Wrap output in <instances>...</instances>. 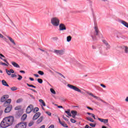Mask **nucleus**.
<instances>
[{
    "instance_id": "nucleus-1",
    "label": "nucleus",
    "mask_w": 128,
    "mask_h": 128,
    "mask_svg": "<svg viewBox=\"0 0 128 128\" xmlns=\"http://www.w3.org/2000/svg\"><path fill=\"white\" fill-rule=\"evenodd\" d=\"M14 118L12 116H9L4 118L3 120L2 121L0 126L1 128H6L14 124Z\"/></svg>"
},
{
    "instance_id": "nucleus-2",
    "label": "nucleus",
    "mask_w": 128,
    "mask_h": 128,
    "mask_svg": "<svg viewBox=\"0 0 128 128\" xmlns=\"http://www.w3.org/2000/svg\"><path fill=\"white\" fill-rule=\"evenodd\" d=\"M50 24L53 26L58 27L60 26V20L58 17L54 16L52 17L50 20Z\"/></svg>"
},
{
    "instance_id": "nucleus-3",
    "label": "nucleus",
    "mask_w": 128,
    "mask_h": 128,
    "mask_svg": "<svg viewBox=\"0 0 128 128\" xmlns=\"http://www.w3.org/2000/svg\"><path fill=\"white\" fill-rule=\"evenodd\" d=\"M67 86L68 88H70V90H72L75 92H82V90L78 88V87H76V86L72 85L70 84H68Z\"/></svg>"
},
{
    "instance_id": "nucleus-4",
    "label": "nucleus",
    "mask_w": 128,
    "mask_h": 128,
    "mask_svg": "<svg viewBox=\"0 0 128 128\" xmlns=\"http://www.w3.org/2000/svg\"><path fill=\"white\" fill-rule=\"evenodd\" d=\"M34 110V106L32 104H30L26 109V114H30V112Z\"/></svg>"
},
{
    "instance_id": "nucleus-5",
    "label": "nucleus",
    "mask_w": 128,
    "mask_h": 128,
    "mask_svg": "<svg viewBox=\"0 0 128 128\" xmlns=\"http://www.w3.org/2000/svg\"><path fill=\"white\" fill-rule=\"evenodd\" d=\"M58 26H59V30L60 32H62V30H66V25H64V24L62 23H61V24L60 23Z\"/></svg>"
},
{
    "instance_id": "nucleus-6",
    "label": "nucleus",
    "mask_w": 128,
    "mask_h": 128,
    "mask_svg": "<svg viewBox=\"0 0 128 128\" xmlns=\"http://www.w3.org/2000/svg\"><path fill=\"white\" fill-rule=\"evenodd\" d=\"M54 52L57 56H62L64 54V50H54Z\"/></svg>"
},
{
    "instance_id": "nucleus-7",
    "label": "nucleus",
    "mask_w": 128,
    "mask_h": 128,
    "mask_svg": "<svg viewBox=\"0 0 128 128\" xmlns=\"http://www.w3.org/2000/svg\"><path fill=\"white\" fill-rule=\"evenodd\" d=\"M89 96H90L92 98H96V100H100L102 102H106L100 99V98H98V96H96L92 94V93H88Z\"/></svg>"
},
{
    "instance_id": "nucleus-8",
    "label": "nucleus",
    "mask_w": 128,
    "mask_h": 128,
    "mask_svg": "<svg viewBox=\"0 0 128 128\" xmlns=\"http://www.w3.org/2000/svg\"><path fill=\"white\" fill-rule=\"evenodd\" d=\"M17 126L19 128H26V122H20Z\"/></svg>"
},
{
    "instance_id": "nucleus-9",
    "label": "nucleus",
    "mask_w": 128,
    "mask_h": 128,
    "mask_svg": "<svg viewBox=\"0 0 128 128\" xmlns=\"http://www.w3.org/2000/svg\"><path fill=\"white\" fill-rule=\"evenodd\" d=\"M40 116V112H38L36 113L33 116L32 120H36Z\"/></svg>"
},
{
    "instance_id": "nucleus-10",
    "label": "nucleus",
    "mask_w": 128,
    "mask_h": 128,
    "mask_svg": "<svg viewBox=\"0 0 128 128\" xmlns=\"http://www.w3.org/2000/svg\"><path fill=\"white\" fill-rule=\"evenodd\" d=\"M72 64H74V66H79V68H80V66H82V64H80V62H78L77 60H74L72 62Z\"/></svg>"
},
{
    "instance_id": "nucleus-11",
    "label": "nucleus",
    "mask_w": 128,
    "mask_h": 128,
    "mask_svg": "<svg viewBox=\"0 0 128 128\" xmlns=\"http://www.w3.org/2000/svg\"><path fill=\"white\" fill-rule=\"evenodd\" d=\"M8 98V95H4V96L0 99V102H4Z\"/></svg>"
},
{
    "instance_id": "nucleus-12",
    "label": "nucleus",
    "mask_w": 128,
    "mask_h": 128,
    "mask_svg": "<svg viewBox=\"0 0 128 128\" xmlns=\"http://www.w3.org/2000/svg\"><path fill=\"white\" fill-rule=\"evenodd\" d=\"M98 120L101 122H104V124H108V119H102L100 118H98Z\"/></svg>"
},
{
    "instance_id": "nucleus-13",
    "label": "nucleus",
    "mask_w": 128,
    "mask_h": 128,
    "mask_svg": "<svg viewBox=\"0 0 128 128\" xmlns=\"http://www.w3.org/2000/svg\"><path fill=\"white\" fill-rule=\"evenodd\" d=\"M12 106H8L4 110V112L6 114H8V112H10V110H12Z\"/></svg>"
},
{
    "instance_id": "nucleus-14",
    "label": "nucleus",
    "mask_w": 128,
    "mask_h": 128,
    "mask_svg": "<svg viewBox=\"0 0 128 128\" xmlns=\"http://www.w3.org/2000/svg\"><path fill=\"white\" fill-rule=\"evenodd\" d=\"M12 64L14 66V68H20V66L16 62H11Z\"/></svg>"
},
{
    "instance_id": "nucleus-15",
    "label": "nucleus",
    "mask_w": 128,
    "mask_h": 128,
    "mask_svg": "<svg viewBox=\"0 0 128 128\" xmlns=\"http://www.w3.org/2000/svg\"><path fill=\"white\" fill-rule=\"evenodd\" d=\"M10 102H12V99H8L7 100L5 101L4 106H6L10 104Z\"/></svg>"
},
{
    "instance_id": "nucleus-16",
    "label": "nucleus",
    "mask_w": 128,
    "mask_h": 128,
    "mask_svg": "<svg viewBox=\"0 0 128 128\" xmlns=\"http://www.w3.org/2000/svg\"><path fill=\"white\" fill-rule=\"evenodd\" d=\"M120 22L122 24H123V26H126V28H128V23L127 22H126L124 20H122Z\"/></svg>"
},
{
    "instance_id": "nucleus-17",
    "label": "nucleus",
    "mask_w": 128,
    "mask_h": 128,
    "mask_svg": "<svg viewBox=\"0 0 128 128\" xmlns=\"http://www.w3.org/2000/svg\"><path fill=\"white\" fill-rule=\"evenodd\" d=\"M42 120H44V116H41L40 118H38V120L36 121V123L38 124H40V122H42Z\"/></svg>"
},
{
    "instance_id": "nucleus-18",
    "label": "nucleus",
    "mask_w": 128,
    "mask_h": 128,
    "mask_svg": "<svg viewBox=\"0 0 128 128\" xmlns=\"http://www.w3.org/2000/svg\"><path fill=\"white\" fill-rule=\"evenodd\" d=\"M1 56L2 58H6V56H4V54L0 53V60H4V62H6V63L8 62V60H6L3 59L2 58H1Z\"/></svg>"
},
{
    "instance_id": "nucleus-19",
    "label": "nucleus",
    "mask_w": 128,
    "mask_h": 128,
    "mask_svg": "<svg viewBox=\"0 0 128 128\" xmlns=\"http://www.w3.org/2000/svg\"><path fill=\"white\" fill-rule=\"evenodd\" d=\"M2 84L4 86H10L8 84V83L6 82L4 80H2Z\"/></svg>"
},
{
    "instance_id": "nucleus-20",
    "label": "nucleus",
    "mask_w": 128,
    "mask_h": 128,
    "mask_svg": "<svg viewBox=\"0 0 128 128\" xmlns=\"http://www.w3.org/2000/svg\"><path fill=\"white\" fill-rule=\"evenodd\" d=\"M26 118H28V115H26V114H24L21 118V120H26Z\"/></svg>"
},
{
    "instance_id": "nucleus-21",
    "label": "nucleus",
    "mask_w": 128,
    "mask_h": 128,
    "mask_svg": "<svg viewBox=\"0 0 128 128\" xmlns=\"http://www.w3.org/2000/svg\"><path fill=\"white\" fill-rule=\"evenodd\" d=\"M7 38H8L9 40H10V42H12V44L16 45V42H14V40H12V38H10V36H7Z\"/></svg>"
},
{
    "instance_id": "nucleus-22",
    "label": "nucleus",
    "mask_w": 128,
    "mask_h": 128,
    "mask_svg": "<svg viewBox=\"0 0 128 128\" xmlns=\"http://www.w3.org/2000/svg\"><path fill=\"white\" fill-rule=\"evenodd\" d=\"M39 102L40 104H42V106H46V103L44 102V100L40 99L39 100Z\"/></svg>"
},
{
    "instance_id": "nucleus-23",
    "label": "nucleus",
    "mask_w": 128,
    "mask_h": 128,
    "mask_svg": "<svg viewBox=\"0 0 128 128\" xmlns=\"http://www.w3.org/2000/svg\"><path fill=\"white\" fill-rule=\"evenodd\" d=\"M60 124H62V126H64V128H68V125L64 123V122H60Z\"/></svg>"
},
{
    "instance_id": "nucleus-24",
    "label": "nucleus",
    "mask_w": 128,
    "mask_h": 128,
    "mask_svg": "<svg viewBox=\"0 0 128 128\" xmlns=\"http://www.w3.org/2000/svg\"><path fill=\"white\" fill-rule=\"evenodd\" d=\"M66 114H67L68 116H72V114H70V110H68L67 111H65Z\"/></svg>"
},
{
    "instance_id": "nucleus-25",
    "label": "nucleus",
    "mask_w": 128,
    "mask_h": 128,
    "mask_svg": "<svg viewBox=\"0 0 128 128\" xmlns=\"http://www.w3.org/2000/svg\"><path fill=\"white\" fill-rule=\"evenodd\" d=\"M71 40H72V36H67L66 42H70Z\"/></svg>"
},
{
    "instance_id": "nucleus-26",
    "label": "nucleus",
    "mask_w": 128,
    "mask_h": 128,
    "mask_svg": "<svg viewBox=\"0 0 128 128\" xmlns=\"http://www.w3.org/2000/svg\"><path fill=\"white\" fill-rule=\"evenodd\" d=\"M86 120H89V122H94V120L92 119L90 117H87Z\"/></svg>"
},
{
    "instance_id": "nucleus-27",
    "label": "nucleus",
    "mask_w": 128,
    "mask_h": 128,
    "mask_svg": "<svg viewBox=\"0 0 128 128\" xmlns=\"http://www.w3.org/2000/svg\"><path fill=\"white\" fill-rule=\"evenodd\" d=\"M0 64L2 65V66H8V62H7V63H4L2 62H0Z\"/></svg>"
},
{
    "instance_id": "nucleus-28",
    "label": "nucleus",
    "mask_w": 128,
    "mask_h": 128,
    "mask_svg": "<svg viewBox=\"0 0 128 128\" xmlns=\"http://www.w3.org/2000/svg\"><path fill=\"white\" fill-rule=\"evenodd\" d=\"M50 92H52V94H56V91L54 90V88H50Z\"/></svg>"
},
{
    "instance_id": "nucleus-29",
    "label": "nucleus",
    "mask_w": 128,
    "mask_h": 128,
    "mask_svg": "<svg viewBox=\"0 0 128 128\" xmlns=\"http://www.w3.org/2000/svg\"><path fill=\"white\" fill-rule=\"evenodd\" d=\"M124 50L126 54H128V48L126 46H124Z\"/></svg>"
},
{
    "instance_id": "nucleus-30",
    "label": "nucleus",
    "mask_w": 128,
    "mask_h": 128,
    "mask_svg": "<svg viewBox=\"0 0 128 128\" xmlns=\"http://www.w3.org/2000/svg\"><path fill=\"white\" fill-rule=\"evenodd\" d=\"M95 32H96V35L98 36V27L95 26L94 27Z\"/></svg>"
},
{
    "instance_id": "nucleus-31",
    "label": "nucleus",
    "mask_w": 128,
    "mask_h": 128,
    "mask_svg": "<svg viewBox=\"0 0 128 128\" xmlns=\"http://www.w3.org/2000/svg\"><path fill=\"white\" fill-rule=\"evenodd\" d=\"M89 124L92 128H96V123H94V124L90 123Z\"/></svg>"
},
{
    "instance_id": "nucleus-32",
    "label": "nucleus",
    "mask_w": 128,
    "mask_h": 128,
    "mask_svg": "<svg viewBox=\"0 0 128 128\" xmlns=\"http://www.w3.org/2000/svg\"><path fill=\"white\" fill-rule=\"evenodd\" d=\"M71 114H73V115L76 116L78 112H76V111L72 110V111H71Z\"/></svg>"
},
{
    "instance_id": "nucleus-33",
    "label": "nucleus",
    "mask_w": 128,
    "mask_h": 128,
    "mask_svg": "<svg viewBox=\"0 0 128 128\" xmlns=\"http://www.w3.org/2000/svg\"><path fill=\"white\" fill-rule=\"evenodd\" d=\"M38 74L40 76H44V72L40 71V70L38 71Z\"/></svg>"
},
{
    "instance_id": "nucleus-34",
    "label": "nucleus",
    "mask_w": 128,
    "mask_h": 128,
    "mask_svg": "<svg viewBox=\"0 0 128 128\" xmlns=\"http://www.w3.org/2000/svg\"><path fill=\"white\" fill-rule=\"evenodd\" d=\"M38 108H35L34 109H33V112H38Z\"/></svg>"
},
{
    "instance_id": "nucleus-35",
    "label": "nucleus",
    "mask_w": 128,
    "mask_h": 128,
    "mask_svg": "<svg viewBox=\"0 0 128 128\" xmlns=\"http://www.w3.org/2000/svg\"><path fill=\"white\" fill-rule=\"evenodd\" d=\"M18 80H22V76L20 74H18Z\"/></svg>"
},
{
    "instance_id": "nucleus-36",
    "label": "nucleus",
    "mask_w": 128,
    "mask_h": 128,
    "mask_svg": "<svg viewBox=\"0 0 128 128\" xmlns=\"http://www.w3.org/2000/svg\"><path fill=\"white\" fill-rule=\"evenodd\" d=\"M27 86H29L30 88H36V86H34V85L30 84H27Z\"/></svg>"
},
{
    "instance_id": "nucleus-37",
    "label": "nucleus",
    "mask_w": 128,
    "mask_h": 128,
    "mask_svg": "<svg viewBox=\"0 0 128 128\" xmlns=\"http://www.w3.org/2000/svg\"><path fill=\"white\" fill-rule=\"evenodd\" d=\"M10 90H12V91L16 90H18V88L16 86H14L10 88Z\"/></svg>"
},
{
    "instance_id": "nucleus-38",
    "label": "nucleus",
    "mask_w": 128,
    "mask_h": 128,
    "mask_svg": "<svg viewBox=\"0 0 128 128\" xmlns=\"http://www.w3.org/2000/svg\"><path fill=\"white\" fill-rule=\"evenodd\" d=\"M6 71L8 76H10V74H12V73H10V71L8 70V69H6Z\"/></svg>"
},
{
    "instance_id": "nucleus-39",
    "label": "nucleus",
    "mask_w": 128,
    "mask_h": 128,
    "mask_svg": "<svg viewBox=\"0 0 128 128\" xmlns=\"http://www.w3.org/2000/svg\"><path fill=\"white\" fill-rule=\"evenodd\" d=\"M33 124H34V121H31L30 122L28 126H32Z\"/></svg>"
},
{
    "instance_id": "nucleus-40",
    "label": "nucleus",
    "mask_w": 128,
    "mask_h": 128,
    "mask_svg": "<svg viewBox=\"0 0 128 128\" xmlns=\"http://www.w3.org/2000/svg\"><path fill=\"white\" fill-rule=\"evenodd\" d=\"M37 80L38 82H39V84H42V80L41 78H38Z\"/></svg>"
},
{
    "instance_id": "nucleus-41",
    "label": "nucleus",
    "mask_w": 128,
    "mask_h": 128,
    "mask_svg": "<svg viewBox=\"0 0 128 128\" xmlns=\"http://www.w3.org/2000/svg\"><path fill=\"white\" fill-rule=\"evenodd\" d=\"M0 38H3V40H6V38L2 35V34L0 33Z\"/></svg>"
},
{
    "instance_id": "nucleus-42",
    "label": "nucleus",
    "mask_w": 128,
    "mask_h": 128,
    "mask_svg": "<svg viewBox=\"0 0 128 128\" xmlns=\"http://www.w3.org/2000/svg\"><path fill=\"white\" fill-rule=\"evenodd\" d=\"M71 122H72V124H76V121L72 118L70 119Z\"/></svg>"
},
{
    "instance_id": "nucleus-43",
    "label": "nucleus",
    "mask_w": 128,
    "mask_h": 128,
    "mask_svg": "<svg viewBox=\"0 0 128 128\" xmlns=\"http://www.w3.org/2000/svg\"><path fill=\"white\" fill-rule=\"evenodd\" d=\"M102 42L106 46L108 45V42H106V40H102Z\"/></svg>"
},
{
    "instance_id": "nucleus-44",
    "label": "nucleus",
    "mask_w": 128,
    "mask_h": 128,
    "mask_svg": "<svg viewBox=\"0 0 128 128\" xmlns=\"http://www.w3.org/2000/svg\"><path fill=\"white\" fill-rule=\"evenodd\" d=\"M46 114H48V116H52V113L50 112H46Z\"/></svg>"
},
{
    "instance_id": "nucleus-45",
    "label": "nucleus",
    "mask_w": 128,
    "mask_h": 128,
    "mask_svg": "<svg viewBox=\"0 0 128 128\" xmlns=\"http://www.w3.org/2000/svg\"><path fill=\"white\" fill-rule=\"evenodd\" d=\"M22 102V99H18L16 101V102H17V104H20V102Z\"/></svg>"
},
{
    "instance_id": "nucleus-46",
    "label": "nucleus",
    "mask_w": 128,
    "mask_h": 128,
    "mask_svg": "<svg viewBox=\"0 0 128 128\" xmlns=\"http://www.w3.org/2000/svg\"><path fill=\"white\" fill-rule=\"evenodd\" d=\"M100 86H102V88H106V86L104 84H100Z\"/></svg>"
},
{
    "instance_id": "nucleus-47",
    "label": "nucleus",
    "mask_w": 128,
    "mask_h": 128,
    "mask_svg": "<svg viewBox=\"0 0 128 128\" xmlns=\"http://www.w3.org/2000/svg\"><path fill=\"white\" fill-rule=\"evenodd\" d=\"M58 74H60V76H62V78H66V77H64V76L62 75V74L58 72Z\"/></svg>"
},
{
    "instance_id": "nucleus-48",
    "label": "nucleus",
    "mask_w": 128,
    "mask_h": 128,
    "mask_svg": "<svg viewBox=\"0 0 128 128\" xmlns=\"http://www.w3.org/2000/svg\"><path fill=\"white\" fill-rule=\"evenodd\" d=\"M64 120H66V122H68V119L64 117V116H62Z\"/></svg>"
},
{
    "instance_id": "nucleus-49",
    "label": "nucleus",
    "mask_w": 128,
    "mask_h": 128,
    "mask_svg": "<svg viewBox=\"0 0 128 128\" xmlns=\"http://www.w3.org/2000/svg\"><path fill=\"white\" fill-rule=\"evenodd\" d=\"M9 71H10L11 74H14V71L12 69H10Z\"/></svg>"
},
{
    "instance_id": "nucleus-50",
    "label": "nucleus",
    "mask_w": 128,
    "mask_h": 128,
    "mask_svg": "<svg viewBox=\"0 0 128 128\" xmlns=\"http://www.w3.org/2000/svg\"><path fill=\"white\" fill-rule=\"evenodd\" d=\"M106 48H110V46L108 44L106 46Z\"/></svg>"
},
{
    "instance_id": "nucleus-51",
    "label": "nucleus",
    "mask_w": 128,
    "mask_h": 128,
    "mask_svg": "<svg viewBox=\"0 0 128 128\" xmlns=\"http://www.w3.org/2000/svg\"><path fill=\"white\" fill-rule=\"evenodd\" d=\"M86 108H88V110H94V109H92V108H91L89 106H86Z\"/></svg>"
},
{
    "instance_id": "nucleus-52",
    "label": "nucleus",
    "mask_w": 128,
    "mask_h": 128,
    "mask_svg": "<svg viewBox=\"0 0 128 128\" xmlns=\"http://www.w3.org/2000/svg\"><path fill=\"white\" fill-rule=\"evenodd\" d=\"M92 38L93 40H96V36H94L92 35Z\"/></svg>"
},
{
    "instance_id": "nucleus-53",
    "label": "nucleus",
    "mask_w": 128,
    "mask_h": 128,
    "mask_svg": "<svg viewBox=\"0 0 128 128\" xmlns=\"http://www.w3.org/2000/svg\"><path fill=\"white\" fill-rule=\"evenodd\" d=\"M92 117L94 118V120H96V116L93 114H91Z\"/></svg>"
},
{
    "instance_id": "nucleus-54",
    "label": "nucleus",
    "mask_w": 128,
    "mask_h": 128,
    "mask_svg": "<svg viewBox=\"0 0 128 128\" xmlns=\"http://www.w3.org/2000/svg\"><path fill=\"white\" fill-rule=\"evenodd\" d=\"M16 74H12V78H16Z\"/></svg>"
},
{
    "instance_id": "nucleus-55",
    "label": "nucleus",
    "mask_w": 128,
    "mask_h": 128,
    "mask_svg": "<svg viewBox=\"0 0 128 128\" xmlns=\"http://www.w3.org/2000/svg\"><path fill=\"white\" fill-rule=\"evenodd\" d=\"M30 90H32V92H36V90H34V89H32V88H30Z\"/></svg>"
},
{
    "instance_id": "nucleus-56",
    "label": "nucleus",
    "mask_w": 128,
    "mask_h": 128,
    "mask_svg": "<svg viewBox=\"0 0 128 128\" xmlns=\"http://www.w3.org/2000/svg\"><path fill=\"white\" fill-rule=\"evenodd\" d=\"M20 72H21V74H26V72H24V70H20Z\"/></svg>"
},
{
    "instance_id": "nucleus-57",
    "label": "nucleus",
    "mask_w": 128,
    "mask_h": 128,
    "mask_svg": "<svg viewBox=\"0 0 128 128\" xmlns=\"http://www.w3.org/2000/svg\"><path fill=\"white\" fill-rule=\"evenodd\" d=\"M48 128H54V125H51V126H50L49 127H48Z\"/></svg>"
},
{
    "instance_id": "nucleus-58",
    "label": "nucleus",
    "mask_w": 128,
    "mask_h": 128,
    "mask_svg": "<svg viewBox=\"0 0 128 128\" xmlns=\"http://www.w3.org/2000/svg\"><path fill=\"white\" fill-rule=\"evenodd\" d=\"M34 76H36V78H39L40 76L38 74H34Z\"/></svg>"
},
{
    "instance_id": "nucleus-59",
    "label": "nucleus",
    "mask_w": 128,
    "mask_h": 128,
    "mask_svg": "<svg viewBox=\"0 0 128 128\" xmlns=\"http://www.w3.org/2000/svg\"><path fill=\"white\" fill-rule=\"evenodd\" d=\"M92 48L93 50H96V46H92Z\"/></svg>"
},
{
    "instance_id": "nucleus-60",
    "label": "nucleus",
    "mask_w": 128,
    "mask_h": 128,
    "mask_svg": "<svg viewBox=\"0 0 128 128\" xmlns=\"http://www.w3.org/2000/svg\"><path fill=\"white\" fill-rule=\"evenodd\" d=\"M29 79L30 80H32V82H34V78H30Z\"/></svg>"
},
{
    "instance_id": "nucleus-61",
    "label": "nucleus",
    "mask_w": 128,
    "mask_h": 128,
    "mask_svg": "<svg viewBox=\"0 0 128 128\" xmlns=\"http://www.w3.org/2000/svg\"><path fill=\"white\" fill-rule=\"evenodd\" d=\"M76 115L72 114V118H76Z\"/></svg>"
},
{
    "instance_id": "nucleus-62",
    "label": "nucleus",
    "mask_w": 128,
    "mask_h": 128,
    "mask_svg": "<svg viewBox=\"0 0 128 128\" xmlns=\"http://www.w3.org/2000/svg\"><path fill=\"white\" fill-rule=\"evenodd\" d=\"M58 108H64L62 107V106H58Z\"/></svg>"
},
{
    "instance_id": "nucleus-63",
    "label": "nucleus",
    "mask_w": 128,
    "mask_h": 128,
    "mask_svg": "<svg viewBox=\"0 0 128 128\" xmlns=\"http://www.w3.org/2000/svg\"><path fill=\"white\" fill-rule=\"evenodd\" d=\"M125 102H128V97H126L125 99Z\"/></svg>"
},
{
    "instance_id": "nucleus-64",
    "label": "nucleus",
    "mask_w": 128,
    "mask_h": 128,
    "mask_svg": "<svg viewBox=\"0 0 128 128\" xmlns=\"http://www.w3.org/2000/svg\"><path fill=\"white\" fill-rule=\"evenodd\" d=\"M84 128H90V126H88V125H86Z\"/></svg>"
}]
</instances>
